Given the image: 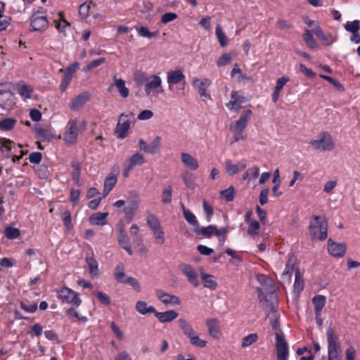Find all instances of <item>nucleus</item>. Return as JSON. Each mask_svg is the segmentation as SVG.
Wrapping results in <instances>:
<instances>
[{"label":"nucleus","mask_w":360,"mask_h":360,"mask_svg":"<svg viewBox=\"0 0 360 360\" xmlns=\"http://www.w3.org/2000/svg\"><path fill=\"white\" fill-rule=\"evenodd\" d=\"M144 91L148 96L153 93L162 94L163 92L162 78L158 75H150L145 84Z\"/></svg>","instance_id":"nucleus-10"},{"label":"nucleus","mask_w":360,"mask_h":360,"mask_svg":"<svg viewBox=\"0 0 360 360\" xmlns=\"http://www.w3.org/2000/svg\"><path fill=\"white\" fill-rule=\"evenodd\" d=\"M179 323L184 334L189 339L190 343L196 347L204 348L207 346V340L201 339L193 326L185 319H180Z\"/></svg>","instance_id":"nucleus-4"},{"label":"nucleus","mask_w":360,"mask_h":360,"mask_svg":"<svg viewBox=\"0 0 360 360\" xmlns=\"http://www.w3.org/2000/svg\"><path fill=\"white\" fill-rule=\"evenodd\" d=\"M4 234L8 239H15L20 236V231L17 228L8 226L5 229Z\"/></svg>","instance_id":"nucleus-53"},{"label":"nucleus","mask_w":360,"mask_h":360,"mask_svg":"<svg viewBox=\"0 0 360 360\" xmlns=\"http://www.w3.org/2000/svg\"><path fill=\"white\" fill-rule=\"evenodd\" d=\"M180 159L183 165L191 170L195 171L199 168L197 159L188 153L182 152L180 155Z\"/></svg>","instance_id":"nucleus-19"},{"label":"nucleus","mask_w":360,"mask_h":360,"mask_svg":"<svg viewBox=\"0 0 360 360\" xmlns=\"http://www.w3.org/2000/svg\"><path fill=\"white\" fill-rule=\"evenodd\" d=\"M14 143L9 139H0V153L4 156H8Z\"/></svg>","instance_id":"nucleus-38"},{"label":"nucleus","mask_w":360,"mask_h":360,"mask_svg":"<svg viewBox=\"0 0 360 360\" xmlns=\"http://www.w3.org/2000/svg\"><path fill=\"white\" fill-rule=\"evenodd\" d=\"M328 343V360H341L342 350L337 333L329 327L326 330Z\"/></svg>","instance_id":"nucleus-3"},{"label":"nucleus","mask_w":360,"mask_h":360,"mask_svg":"<svg viewBox=\"0 0 360 360\" xmlns=\"http://www.w3.org/2000/svg\"><path fill=\"white\" fill-rule=\"evenodd\" d=\"M117 176L113 174H110L105 179L103 195L106 196L110 191L113 188L117 183Z\"/></svg>","instance_id":"nucleus-32"},{"label":"nucleus","mask_w":360,"mask_h":360,"mask_svg":"<svg viewBox=\"0 0 360 360\" xmlns=\"http://www.w3.org/2000/svg\"><path fill=\"white\" fill-rule=\"evenodd\" d=\"M304 289V279L299 269L295 271V282L293 284V291L299 294Z\"/></svg>","instance_id":"nucleus-35"},{"label":"nucleus","mask_w":360,"mask_h":360,"mask_svg":"<svg viewBox=\"0 0 360 360\" xmlns=\"http://www.w3.org/2000/svg\"><path fill=\"white\" fill-rule=\"evenodd\" d=\"M276 360H288V344L283 335L279 333L276 334Z\"/></svg>","instance_id":"nucleus-9"},{"label":"nucleus","mask_w":360,"mask_h":360,"mask_svg":"<svg viewBox=\"0 0 360 360\" xmlns=\"http://www.w3.org/2000/svg\"><path fill=\"white\" fill-rule=\"evenodd\" d=\"M91 2H85L80 5L79 8V13L83 18H86L89 15Z\"/></svg>","instance_id":"nucleus-62"},{"label":"nucleus","mask_w":360,"mask_h":360,"mask_svg":"<svg viewBox=\"0 0 360 360\" xmlns=\"http://www.w3.org/2000/svg\"><path fill=\"white\" fill-rule=\"evenodd\" d=\"M152 231L155 238L156 243L160 245L163 244L165 241V236L162 228L160 227Z\"/></svg>","instance_id":"nucleus-59"},{"label":"nucleus","mask_w":360,"mask_h":360,"mask_svg":"<svg viewBox=\"0 0 360 360\" xmlns=\"http://www.w3.org/2000/svg\"><path fill=\"white\" fill-rule=\"evenodd\" d=\"M172 200V187L168 186L165 187L161 195V202L164 205H169Z\"/></svg>","instance_id":"nucleus-40"},{"label":"nucleus","mask_w":360,"mask_h":360,"mask_svg":"<svg viewBox=\"0 0 360 360\" xmlns=\"http://www.w3.org/2000/svg\"><path fill=\"white\" fill-rule=\"evenodd\" d=\"M344 27L347 32L352 33L353 36H356L360 30V22L358 20L348 21L345 24Z\"/></svg>","instance_id":"nucleus-44"},{"label":"nucleus","mask_w":360,"mask_h":360,"mask_svg":"<svg viewBox=\"0 0 360 360\" xmlns=\"http://www.w3.org/2000/svg\"><path fill=\"white\" fill-rule=\"evenodd\" d=\"M61 218L65 227L68 230L73 229L72 223L71 214L68 210H65L61 213Z\"/></svg>","instance_id":"nucleus-51"},{"label":"nucleus","mask_w":360,"mask_h":360,"mask_svg":"<svg viewBox=\"0 0 360 360\" xmlns=\"http://www.w3.org/2000/svg\"><path fill=\"white\" fill-rule=\"evenodd\" d=\"M258 340V335L257 333H251L244 337L241 340L242 347H248L256 342Z\"/></svg>","instance_id":"nucleus-48"},{"label":"nucleus","mask_w":360,"mask_h":360,"mask_svg":"<svg viewBox=\"0 0 360 360\" xmlns=\"http://www.w3.org/2000/svg\"><path fill=\"white\" fill-rule=\"evenodd\" d=\"M72 77L70 75V73H64L61 80V83L60 84V89L62 91H65L67 89L69 84L72 80Z\"/></svg>","instance_id":"nucleus-63"},{"label":"nucleus","mask_w":360,"mask_h":360,"mask_svg":"<svg viewBox=\"0 0 360 360\" xmlns=\"http://www.w3.org/2000/svg\"><path fill=\"white\" fill-rule=\"evenodd\" d=\"M139 202V201L132 202L129 206L124 208V212L127 219H131L133 218L134 213L137 210Z\"/></svg>","instance_id":"nucleus-55"},{"label":"nucleus","mask_w":360,"mask_h":360,"mask_svg":"<svg viewBox=\"0 0 360 360\" xmlns=\"http://www.w3.org/2000/svg\"><path fill=\"white\" fill-rule=\"evenodd\" d=\"M30 27L33 32H42L48 28L49 21L46 16L41 15L39 12H37L34 13L30 19Z\"/></svg>","instance_id":"nucleus-12"},{"label":"nucleus","mask_w":360,"mask_h":360,"mask_svg":"<svg viewBox=\"0 0 360 360\" xmlns=\"http://www.w3.org/2000/svg\"><path fill=\"white\" fill-rule=\"evenodd\" d=\"M58 15H59V19L54 20L53 22L55 24L56 29L60 32H65V28L68 26H70V23L65 19L64 14L63 12H60L58 13Z\"/></svg>","instance_id":"nucleus-39"},{"label":"nucleus","mask_w":360,"mask_h":360,"mask_svg":"<svg viewBox=\"0 0 360 360\" xmlns=\"http://www.w3.org/2000/svg\"><path fill=\"white\" fill-rule=\"evenodd\" d=\"M86 262L89 267V272L92 278H97L99 274L98 264L94 257H86Z\"/></svg>","instance_id":"nucleus-27"},{"label":"nucleus","mask_w":360,"mask_h":360,"mask_svg":"<svg viewBox=\"0 0 360 360\" xmlns=\"http://www.w3.org/2000/svg\"><path fill=\"white\" fill-rule=\"evenodd\" d=\"M252 114L250 110H244L238 120L230 124L229 130L231 132L243 131L246 128Z\"/></svg>","instance_id":"nucleus-11"},{"label":"nucleus","mask_w":360,"mask_h":360,"mask_svg":"<svg viewBox=\"0 0 360 360\" xmlns=\"http://www.w3.org/2000/svg\"><path fill=\"white\" fill-rule=\"evenodd\" d=\"M209 334L214 339L219 340L221 336L219 323L216 319H208L205 321Z\"/></svg>","instance_id":"nucleus-18"},{"label":"nucleus","mask_w":360,"mask_h":360,"mask_svg":"<svg viewBox=\"0 0 360 360\" xmlns=\"http://www.w3.org/2000/svg\"><path fill=\"white\" fill-rule=\"evenodd\" d=\"M312 31L317 36V37H319L322 41L327 42V44H331V42H328V38L323 33L319 23H315V27L312 28Z\"/></svg>","instance_id":"nucleus-60"},{"label":"nucleus","mask_w":360,"mask_h":360,"mask_svg":"<svg viewBox=\"0 0 360 360\" xmlns=\"http://www.w3.org/2000/svg\"><path fill=\"white\" fill-rule=\"evenodd\" d=\"M326 297L322 295H316L312 299V302L314 305V312H321L323 307L325 306Z\"/></svg>","instance_id":"nucleus-37"},{"label":"nucleus","mask_w":360,"mask_h":360,"mask_svg":"<svg viewBox=\"0 0 360 360\" xmlns=\"http://www.w3.org/2000/svg\"><path fill=\"white\" fill-rule=\"evenodd\" d=\"M57 292L58 298L63 302L70 304L75 307H78L82 303V300L79 297L78 293L68 287L61 288L57 291Z\"/></svg>","instance_id":"nucleus-8"},{"label":"nucleus","mask_w":360,"mask_h":360,"mask_svg":"<svg viewBox=\"0 0 360 360\" xmlns=\"http://www.w3.org/2000/svg\"><path fill=\"white\" fill-rule=\"evenodd\" d=\"M117 241L119 245L126 250L129 255H132L133 251L130 245V239L126 233L118 234Z\"/></svg>","instance_id":"nucleus-28"},{"label":"nucleus","mask_w":360,"mask_h":360,"mask_svg":"<svg viewBox=\"0 0 360 360\" xmlns=\"http://www.w3.org/2000/svg\"><path fill=\"white\" fill-rule=\"evenodd\" d=\"M37 138L41 141H49L54 138L51 130L47 128L38 127L34 129Z\"/></svg>","instance_id":"nucleus-26"},{"label":"nucleus","mask_w":360,"mask_h":360,"mask_svg":"<svg viewBox=\"0 0 360 360\" xmlns=\"http://www.w3.org/2000/svg\"><path fill=\"white\" fill-rule=\"evenodd\" d=\"M220 193L227 202H231L234 199V188L233 186L221 191Z\"/></svg>","instance_id":"nucleus-58"},{"label":"nucleus","mask_w":360,"mask_h":360,"mask_svg":"<svg viewBox=\"0 0 360 360\" xmlns=\"http://www.w3.org/2000/svg\"><path fill=\"white\" fill-rule=\"evenodd\" d=\"M108 212H96L89 218V223L93 226H103L106 224Z\"/></svg>","instance_id":"nucleus-23"},{"label":"nucleus","mask_w":360,"mask_h":360,"mask_svg":"<svg viewBox=\"0 0 360 360\" xmlns=\"http://www.w3.org/2000/svg\"><path fill=\"white\" fill-rule=\"evenodd\" d=\"M136 310L142 315L155 313V309L152 305H148L144 301H138L136 304Z\"/></svg>","instance_id":"nucleus-30"},{"label":"nucleus","mask_w":360,"mask_h":360,"mask_svg":"<svg viewBox=\"0 0 360 360\" xmlns=\"http://www.w3.org/2000/svg\"><path fill=\"white\" fill-rule=\"evenodd\" d=\"M309 144L319 151H332L335 143L331 135L328 132H322L315 139L310 140Z\"/></svg>","instance_id":"nucleus-5"},{"label":"nucleus","mask_w":360,"mask_h":360,"mask_svg":"<svg viewBox=\"0 0 360 360\" xmlns=\"http://www.w3.org/2000/svg\"><path fill=\"white\" fill-rule=\"evenodd\" d=\"M160 144H161V138L160 136H156L149 144L150 153V154L155 153L157 151V150L159 148Z\"/></svg>","instance_id":"nucleus-64"},{"label":"nucleus","mask_w":360,"mask_h":360,"mask_svg":"<svg viewBox=\"0 0 360 360\" xmlns=\"http://www.w3.org/2000/svg\"><path fill=\"white\" fill-rule=\"evenodd\" d=\"M179 269L181 272L186 276L188 282L192 285L194 288H198L199 286V280H198V272L194 269V268L186 264H181L179 266Z\"/></svg>","instance_id":"nucleus-13"},{"label":"nucleus","mask_w":360,"mask_h":360,"mask_svg":"<svg viewBox=\"0 0 360 360\" xmlns=\"http://www.w3.org/2000/svg\"><path fill=\"white\" fill-rule=\"evenodd\" d=\"M347 247L344 243H335L331 239L328 240V252L333 257L341 258L346 252Z\"/></svg>","instance_id":"nucleus-15"},{"label":"nucleus","mask_w":360,"mask_h":360,"mask_svg":"<svg viewBox=\"0 0 360 360\" xmlns=\"http://www.w3.org/2000/svg\"><path fill=\"white\" fill-rule=\"evenodd\" d=\"M186 76L184 72L180 70H169L167 72V82L168 84V89L173 91L174 85L178 84L184 81Z\"/></svg>","instance_id":"nucleus-14"},{"label":"nucleus","mask_w":360,"mask_h":360,"mask_svg":"<svg viewBox=\"0 0 360 360\" xmlns=\"http://www.w3.org/2000/svg\"><path fill=\"white\" fill-rule=\"evenodd\" d=\"M124 271V268L122 264H120L116 266L114 276L118 282L124 283V281L126 280Z\"/></svg>","instance_id":"nucleus-52"},{"label":"nucleus","mask_w":360,"mask_h":360,"mask_svg":"<svg viewBox=\"0 0 360 360\" xmlns=\"http://www.w3.org/2000/svg\"><path fill=\"white\" fill-rule=\"evenodd\" d=\"M133 77L137 86H142L144 83H146L149 79L148 74L141 70H136L133 74Z\"/></svg>","instance_id":"nucleus-36"},{"label":"nucleus","mask_w":360,"mask_h":360,"mask_svg":"<svg viewBox=\"0 0 360 360\" xmlns=\"http://www.w3.org/2000/svg\"><path fill=\"white\" fill-rule=\"evenodd\" d=\"M89 97L90 95L88 92H83L77 95L72 100L70 108L72 111L79 110L89 100Z\"/></svg>","instance_id":"nucleus-20"},{"label":"nucleus","mask_w":360,"mask_h":360,"mask_svg":"<svg viewBox=\"0 0 360 360\" xmlns=\"http://www.w3.org/2000/svg\"><path fill=\"white\" fill-rule=\"evenodd\" d=\"M243 102V97L238 91H233L231 92V101L226 104V107L231 110H238Z\"/></svg>","instance_id":"nucleus-22"},{"label":"nucleus","mask_w":360,"mask_h":360,"mask_svg":"<svg viewBox=\"0 0 360 360\" xmlns=\"http://www.w3.org/2000/svg\"><path fill=\"white\" fill-rule=\"evenodd\" d=\"M195 232L198 235H201L208 238L215 236L217 237L219 242L222 245L226 240L229 229L227 227H223L220 229H217V226L210 225L205 227H198L195 229Z\"/></svg>","instance_id":"nucleus-6"},{"label":"nucleus","mask_w":360,"mask_h":360,"mask_svg":"<svg viewBox=\"0 0 360 360\" xmlns=\"http://www.w3.org/2000/svg\"><path fill=\"white\" fill-rule=\"evenodd\" d=\"M146 222H147L148 226L151 229V231H154L155 229H158L162 227L160 222L159 219H158V217L152 213L148 214L147 217H146Z\"/></svg>","instance_id":"nucleus-41"},{"label":"nucleus","mask_w":360,"mask_h":360,"mask_svg":"<svg viewBox=\"0 0 360 360\" xmlns=\"http://www.w3.org/2000/svg\"><path fill=\"white\" fill-rule=\"evenodd\" d=\"M135 117L134 113H122L118 119L115 133L118 139H124L131 127V124L134 122Z\"/></svg>","instance_id":"nucleus-7"},{"label":"nucleus","mask_w":360,"mask_h":360,"mask_svg":"<svg viewBox=\"0 0 360 360\" xmlns=\"http://www.w3.org/2000/svg\"><path fill=\"white\" fill-rule=\"evenodd\" d=\"M303 40L305 41L308 47L315 49L318 46L316 40L314 39L312 33L308 29L304 30L302 36Z\"/></svg>","instance_id":"nucleus-42"},{"label":"nucleus","mask_w":360,"mask_h":360,"mask_svg":"<svg viewBox=\"0 0 360 360\" xmlns=\"http://www.w3.org/2000/svg\"><path fill=\"white\" fill-rule=\"evenodd\" d=\"M72 179L77 184H79L80 181V170L81 167L79 163L78 162H73L72 164Z\"/></svg>","instance_id":"nucleus-57"},{"label":"nucleus","mask_w":360,"mask_h":360,"mask_svg":"<svg viewBox=\"0 0 360 360\" xmlns=\"http://www.w3.org/2000/svg\"><path fill=\"white\" fill-rule=\"evenodd\" d=\"M226 173L230 175H234L246 168V164L244 162H238L233 164L231 160H228L224 162Z\"/></svg>","instance_id":"nucleus-21"},{"label":"nucleus","mask_w":360,"mask_h":360,"mask_svg":"<svg viewBox=\"0 0 360 360\" xmlns=\"http://www.w3.org/2000/svg\"><path fill=\"white\" fill-rule=\"evenodd\" d=\"M155 317L162 323L170 322L178 317V313L174 310H169L164 312L155 313Z\"/></svg>","instance_id":"nucleus-24"},{"label":"nucleus","mask_w":360,"mask_h":360,"mask_svg":"<svg viewBox=\"0 0 360 360\" xmlns=\"http://www.w3.org/2000/svg\"><path fill=\"white\" fill-rule=\"evenodd\" d=\"M4 11L5 4L0 2V32L6 30L11 22V17L4 16Z\"/></svg>","instance_id":"nucleus-31"},{"label":"nucleus","mask_w":360,"mask_h":360,"mask_svg":"<svg viewBox=\"0 0 360 360\" xmlns=\"http://www.w3.org/2000/svg\"><path fill=\"white\" fill-rule=\"evenodd\" d=\"M115 86L117 89L120 96L122 98H127L129 96V89L125 86V81L123 79L114 77Z\"/></svg>","instance_id":"nucleus-34"},{"label":"nucleus","mask_w":360,"mask_h":360,"mask_svg":"<svg viewBox=\"0 0 360 360\" xmlns=\"http://www.w3.org/2000/svg\"><path fill=\"white\" fill-rule=\"evenodd\" d=\"M75 307H72L69 308L66 311L67 316L70 318L73 319L75 318L77 320L82 321L83 322H86L88 321V319L86 316H80L75 309Z\"/></svg>","instance_id":"nucleus-56"},{"label":"nucleus","mask_w":360,"mask_h":360,"mask_svg":"<svg viewBox=\"0 0 360 360\" xmlns=\"http://www.w3.org/2000/svg\"><path fill=\"white\" fill-rule=\"evenodd\" d=\"M158 300L165 305H179L181 300L176 295H170L162 290H157L155 292Z\"/></svg>","instance_id":"nucleus-16"},{"label":"nucleus","mask_w":360,"mask_h":360,"mask_svg":"<svg viewBox=\"0 0 360 360\" xmlns=\"http://www.w3.org/2000/svg\"><path fill=\"white\" fill-rule=\"evenodd\" d=\"M105 62V59L104 58H101L96 60H94L87 64L85 67L83 68L82 71L84 72H88L92 69L96 68L99 65H102Z\"/></svg>","instance_id":"nucleus-54"},{"label":"nucleus","mask_w":360,"mask_h":360,"mask_svg":"<svg viewBox=\"0 0 360 360\" xmlns=\"http://www.w3.org/2000/svg\"><path fill=\"white\" fill-rule=\"evenodd\" d=\"M33 89L29 85H21L18 89L19 94L23 98L24 100H27L31 98Z\"/></svg>","instance_id":"nucleus-47"},{"label":"nucleus","mask_w":360,"mask_h":360,"mask_svg":"<svg viewBox=\"0 0 360 360\" xmlns=\"http://www.w3.org/2000/svg\"><path fill=\"white\" fill-rule=\"evenodd\" d=\"M295 264V257L292 254L288 255V262L285 265V268L282 274L283 277H288L290 278L292 274L294 271V266Z\"/></svg>","instance_id":"nucleus-33"},{"label":"nucleus","mask_w":360,"mask_h":360,"mask_svg":"<svg viewBox=\"0 0 360 360\" xmlns=\"http://www.w3.org/2000/svg\"><path fill=\"white\" fill-rule=\"evenodd\" d=\"M86 128V122L79 121L77 119L70 120L65 128L63 140L68 145L76 143L77 137Z\"/></svg>","instance_id":"nucleus-2"},{"label":"nucleus","mask_w":360,"mask_h":360,"mask_svg":"<svg viewBox=\"0 0 360 360\" xmlns=\"http://www.w3.org/2000/svg\"><path fill=\"white\" fill-rule=\"evenodd\" d=\"M193 86H197L198 93L201 97L210 98V94L207 93V88L210 86L211 81L207 78L198 79L194 78L192 81Z\"/></svg>","instance_id":"nucleus-17"},{"label":"nucleus","mask_w":360,"mask_h":360,"mask_svg":"<svg viewBox=\"0 0 360 360\" xmlns=\"http://www.w3.org/2000/svg\"><path fill=\"white\" fill-rule=\"evenodd\" d=\"M145 162L143 155L136 153L125 161V165H129V169H133L136 166L142 165Z\"/></svg>","instance_id":"nucleus-25"},{"label":"nucleus","mask_w":360,"mask_h":360,"mask_svg":"<svg viewBox=\"0 0 360 360\" xmlns=\"http://www.w3.org/2000/svg\"><path fill=\"white\" fill-rule=\"evenodd\" d=\"M16 123V120L13 118H5L0 121V129L1 131H9L11 130L15 124Z\"/></svg>","instance_id":"nucleus-46"},{"label":"nucleus","mask_w":360,"mask_h":360,"mask_svg":"<svg viewBox=\"0 0 360 360\" xmlns=\"http://www.w3.org/2000/svg\"><path fill=\"white\" fill-rule=\"evenodd\" d=\"M182 210L185 219L186 221L193 226H198V223L195 214L189 210L186 209L182 205Z\"/></svg>","instance_id":"nucleus-43"},{"label":"nucleus","mask_w":360,"mask_h":360,"mask_svg":"<svg viewBox=\"0 0 360 360\" xmlns=\"http://www.w3.org/2000/svg\"><path fill=\"white\" fill-rule=\"evenodd\" d=\"M231 61V56L230 53H224L217 61V65L218 67H223Z\"/></svg>","instance_id":"nucleus-61"},{"label":"nucleus","mask_w":360,"mask_h":360,"mask_svg":"<svg viewBox=\"0 0 360 360\" xmlns=\"http://www.w3.org/2000/svg\"><path fill=\"white\" fill-rule=\"evenodd\" d=\"M201 278L205 288H209L212 290H214L217 288V282L212 275L202 273Z\"/></svg>","instance_id":"nucleus-29"},{"label":"nucleus","mask_w":360,"mask_h":360,"mask_svg":"<svg viewBox=\"0 0 360 360\" xmlns=\"http://www.w3.org/2000/svg\"><path fill=\"white\" fill-rule=\"evenodd\" d=\"M138 34L141 37L151 39L158 35V32H150L147 27H140L137 28Z\"/></svg>","instance_id":"nucleus-50"},{"label":"nucleus","mask_w":360,"mask_h":360,"mask_svg":"<svg viewBox=\"0 0 360 360\" xmlns=\"http://www.w3.org/2000/svg\"><path fill=\"white\" fill-rule=\"evenodd\" d=\"M216 36L217 37V39L220 44V45L224 47L227 45L228 44V39L226 38V34L223 32V30L221 27V25H217L216 27Z\"/></svg>","instance_id":"nucleus-49"},{"label":"nucleus","mask_w":360,"mask_h":360,"mask_svg":"<svg viewBox=\"0 0 360 360\" xmlns=\"http://www.w3.org/2000/svg\"><path fill=\"white\" fill-rule=\"evenodd\" d=\"M259 228L260 225L257 221L252 220L250 221L247 229L248 235L252 238L257 236L259 234Z\"/></svg>","instance_id":"nucleus-45"},{"label":"nucleus","mask_w":360,"mask_h":360,"mask_svg":"<svg viewBox=\"0 0 360 360\" xmlns=\"http://www.w3.org/2000/svg\"><path fill=\"white\" fill-rule=\"evenodd\" d=\"M309 231L312 240H326L328 236V221L324 217L313 216L309 222Z\"/></svg>","instance_id":"nucleus-1"}]
</instances>
